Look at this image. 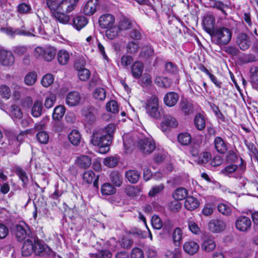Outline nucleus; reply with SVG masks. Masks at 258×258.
I'll return each instance as SVG.
<instances>
[{
    "label": "nucleus",
    "mask_w": 258,
    "mask_h": 258,
    "mask_svg": "<svg viewBox=\"0 0 258 258\" xmlns=\"http://www.w3.org/2000/svg\"><path fill=\"white\" fill-rule=\"evenodd\" d=\"M115 128V125L110 123L104 128L93 132L91 143L93 146L100 148V153L104 154L109 151Z\"/></svg>",
    "instance_id": "1"
},
{
    "label": "nucleus",
    "mask_w": 258,
    "mask_h": 258,
    "mask_svg": "<svg viewBox=\"0 0 258 258\" xmlns=\"http://www.w3.org/2000/svg\"><path fill=\"white\" fill-rule=\"evenodd\" d=\"M123 145L126 149L137 145L144 154H150L155 149L154 141L151 139L143 138L141 134H139V136H124L123 137Z\"/></svg>",
    "instance_id": "2"
},
{
    "label": "nucleus",
    "mask_w": 258,
    "mask_h": 258,
    "mask_svg": "<svg viewBox=\"0 0 258 258\" xmlns=\"http://www.w3.org/2000/svg\"><path fill=\"white\" fill-rule=\"evenodd\" d=\"M232 34V31L229 28L219 27L216 28L210 36L213 43L221 46L226 45L230 42Z\"/></svg>",
    "instance_id": "3"
},
{
    "label": "nucleus",
    "mask_w": 258,
    "mask_h": 258,
    "mask_svg": "<svg viewBox=\"0 0 258 258\" xmlns=\"http://www.w3.org/2000/svg\"><path fill=\"white\" fill-rule=\"evenodd\" d=\"M79 0H46L50 10H58L70 13L74 10Z\"/></svg>",
    "instance_id": "4"
},
{
    "label": "nucleus",
    "mask_w": 258,
    "mask_h": 258,
    "mask_svg": "<svg viewBox=\"0 0 258 258\" xmlns=\"http://www.w3.org/2000/svg\"><path fill=\"white\" fill-rule=\"evenodd\" d=\"M56 55V49L49 45L37 46L34 50V55L37 59L47 61H52Z\"/></svg>",
    "instance_id": "5"
},
{
    "label": "nucleus",
    "mask_w": 258,
    "mask_h": 258,
    "mask_svg": "<svg viewBox=\"0 0 258 258\" xmlns=\"http://www.w3.org/2000/svg\"><path fill=\"white\" fill-rule=\"evenodd\" d=\"M159 106V100L155 96H151L145 103V107L148 114L155 118L160 116Z\"/></svg>",
    "instance_id": "6"
},
{
    "label": "nucleus",
    "mask_w": 258,
    "mask_h": 258,
    "mask_svg": "<svg viewBox=\"0 0 258 258\" xmlns=\"http://www.w3.org/2000/svg\"><path fill=\"white\" fill-rule=\"evenodd\" d=\"M15 56L11 51L4 49H0V64L3 66L10 67L15 63Z\"/></svg>",
    "instance_id": "7"
},
{
    "label": "nucleus",
    "mask_w": 258,
    "mask_h": 258,
    "mask_svg": "<svg viewBox=\"0 0 258 258\" xmlns=\"http://www.w3.org/2000/svg\"><path fill=\"white\" fill-rule=\"evenodd\" d=\"M82 100L80 93L76 91L69 92L66 96L65 102L70 107H74L79 105Z\"/></svg>",
    "instance_id": "8"
},
{
    "label": "nucleus",
    "mask_w": 258,
    "mask_h": 258,
    "mask_svg": "<svg viewBox=\"0 0 258 258\" xmlns=\"http://www.w3.org/2000/svg\"><path fill=\"white\" fill-rule=\"evenodd\" d=\"M251 225L250 219L246 216H239L235 221L236 228L242 232L247 231Z\"/></svg>",
    "instance_id": "9"
},
{
    "label": "nucleus",
    "mask_w": 258,
    "mask_h": 258,
    "mask_svg": "<svg viewBox=\"0 0 258 258\" xmlns=\"http://www.w3.org/2000/svg\"><path fill=\"white\" fill-rule=\"evenodd\" d=\"M98 6V0H88L83 5L82 11L86 16H91L96 11Z\"/></svg>",
    "instance_id": "10"
},
{
    "label": "nucleus",
    "mask_w": 258,
    "mask_h": 258,
    "mask_svg": "<svg viewBox=\"0 0 258 258\" xmlns=\"http://www.w3.org/2000/svg\"><path fill=\"white\" fill-rule=\"evenodd\" d=\"M203 23L204 30L210 35L215 31V17L210 14L207 15L203 19Z\"/></svg>",
    "instance_id": "11"
},
{
    "label": "nucleus",
    "mask_w": 258,
    "mask_h": 258,
    "mask_svg": "<svg viewBox=\"0 0 258 258\" xmlns=\"http://www.w3.org/2000/svg\"><path fill=\"white\" fill-rule=\"evenodd\" d=\"M98 22L101 28L107 29L114 25L115 18L111 14H103L100 17Z\"/></svg>",
    "instance_id": "12"
},
{
    "label": "nucleus",
    "mask_w": 258,
    "mask_h": 258,
    "mask_svg": "<svg viewBox=\"0 0 258 258\" xmlns=\"http://www.w3.org/2000/svg\"><path fill=\"white\" fill-rule=\"evenodd\" d=\"M34 252L36 254L43 255L44 253L49 254L50 249L43 242L36 239L34 240Z\"/></svg>",
    "instance_id": "13"
},
{
    "label": "nucleus",
    "mask_w": 258,
    "mask_h": 258,
    "mask_svg": "<svg viewBox=\"0 0 258 258\" xmlns=\"http://www.w3.org/2000/svg\"><path fill=\"white\" fill-rule=\"evenodd\" d=\"M97 113L96 109L93 106H87L82 110V115L85 120L89 123H91L96 119Z\"/></svg>",
    "instance_id": "14"
},
{
    "label": "nucleus",
    "mask_w": 258,
    "mask_h": 258,
    "mask_svg": "<svg viewBox=\"0 0 258 258\" xmlns=\"http://www.w3.org/2000/svg\"><path fill=\"white\" fill-rule=\"evenodd\" d=\"M14 231L18 240L22 241L28 234V227L25 224L23 225H17L14 229Z\"/></svg>",
    "instance_id": "15"
},
{
    "label": "nucleus",
    "mask_w": 258,
    "mask_h": 258,
    "mask_svg": "<svg viewBox=\"0 0 258 258\" xmlns=\"http://www.w3.org/2000/svg\"><path fill=\"white\" fill-rule=\"evenodd\" d=\"M178 124V121L173 116L166 115L161 122V127L163 130L166 131L169 128L175 127Z\"/></svg>",
    "instance_id": "16"
},
{
    "label": "nucleus",
    "mask_w": 258,
    "mask_h": 258,
    "mask_svg": "<svg viewBox=\"0 0 258 258\" xmlns=\"http://www.w3.org/2000/svg\"><path fill=\"white\" fill-rule=\"evenodd\" d=\"M179 99L178 95L174 92H169L165 94L164 97V102L168 107L174 106Z\"/></svg>",
    "instance_id": "17"
},
{
    "label": "nucleus",
    "mask_w": 258,
    "mask_h": 258,
    "mask_svg": "<svg viewBox=\"0 0 258 258\" xmlns=\"http://www.w3.org/2000/svg\"><path fill=\"white\" fill-rule=\"evenodd\" d=\"M225 223L220 220H212L208 224V228L209 230L212 232L219 233L225 229Z\"/></svg>",
    "instance_id": "18"
},
{
    "label": "nucleus",
    "mask_w": 258,
    "mask_h": 258,
    "mask_svg": "<svg viewBox=\"0 0 258 258\" xmlns=\"http://www.w3.org/2000/svg\"><path fill=\"white\" fill-rule=\"evenodd\" d=\"M237 43L239 48L243 50L247 49L251 43L249 37L244 33H241L238 35Z\"/></svg>",
    "instance_id": "19"
},
{
    "label": "nucleus",
    "mask_w": 258,
    "mask_h": 258,
    "mask_svg": "<svg viewBox=\"0 0 258 258\" xmlns=\"http://www.w3.org/2000/svg\"><path fill=\"white\" fill-rule=\"evenodd\" d=\"M184 251L190 255H194L199 249V244L194 241H188L184 243L183 246Z\"/></svg>",
    "instance_id": "20"
},
{
    "label": "nucleus",
    "mask_w": 258,
    "mask_h": 258,
    "mask_svg": "<svg viewBox=\"0 0 258 258\" xmlns=\"http://www.w3.org/2000/svg\"><path fill=\"white\" fill-rule=\"evenodd\" d=\"M71 54L67 50L62 49L57 53V59L58 63L61 65H66L69 62Z\"/></svg>",
    "instance_id": "21"
},
{
    "label": "nucleus",
    "mask_w": 258,
    "mask_h": 258,
    "mask_svg": "<svg viewBox=\"0 0 258 258\" xmlns=\"http://www.w3.org/2000/svg\"><path fill=\"white\" fill-rule=\"evenodd\" d=\"M200 205V203L198 199L192 196L187 197L184 202V207L189 211L194 210L198 208Z\"/></svg>",
    "instance_id": "22"
},
{
    "label": "nucleus",
    "mask_w": 258,
    "mask_h": 258,
    "mask_svg": "<svg viewBox=\"0 0 258 258\" xmlns=\"http://www.w3.org/2000/svg\"><path fill=\"white\" fill-rule=\"evenodd\" d=\"M131 70L133 77L136 79H139L143 73L144 65L141 61H135L132 66Z\"/></svg>",
    "instance_id": "23"
},
{
    "label": "nucleus",
    "mask_w": 258,
    "mask_h": 258,
    "mask_svg": "<svg viewBox=\"0 0 258 258\" xmlns=\"http://www.w3.org/2000/svg\"><path fill=\"white\" fill-rule=\"evenodd\" d=\"M183 238V232L181 229L179 227L176 228L172 235V242L174 245L176 247H179Z\"/></svg>",
    "instance_id": "24"
},
{
    "label": "nucleus",
    "mask_w": 258,
    "mask_h": 258,
    "mask_svg": "<svg viewBox=\"0 0 258 258\" xmlns=\"http://www.w3.org/2000/svg\"><path fill=\"white\" fill-rule=\"evenodd\" d=\"M55 19L62 24L67 23L69 20V16L67 15L66 12H62L58 10H50Z\"/></svg>",
    "instance_id": "25"
},
{
    "label": "nucleus",
    "mask_w": 258,
    "mask_h": 258,
    "mask_svg": "<svg viewBox=\"0 0 258 258\" xmlns=\"http://www.w3.org/2000/svg\"><path fill=\"white\" fill-rule=\"evenodd\" d=\"M214 146L217 151L221 154L225 153L227 150V146L224 140L219 137H217L214 140Z\"/></svg>",
    "instance_id": "26"
},
{
    "label": "nucleus",
    "mask_w": 258,
    "mask_h": 258,
    "mask_svg": "<svg viewBox=\"0 0 258 258\" xmlns=\"http://www.w3.org/2000/svg\"><path fill=\"white\" fill-rule=\"evenodd\" d=\"M76 164L79 167L86 169L90 166L91 159L88 156L81 155L77 158Z\"/></svg>",
    "instance_id": "27"
},
{
    "label": "nucleus",
    "mask_w": 258,
    "mask_h": 258,
    "mask_svg": "<svg viewBox=\"0 0 258 258\" xmlns=\"http://www.w3.org/2000/svg\"><path fill=\"white\" fill-rule=\"evenodd\" d=\"M34 242L30 240H27L23 244L22 248V253L23 256H28L34 252Z\"/></svg>",
    "instance_id": "28"
},
{
    "label": "nucleus",
    "mask_w": 258,
    "mask_h": 258,
    "mask_svg": "<svg viewBox=\"0 0 258 258\" xmlns=\"http://www.w3.org/2000/svg\"><path fill=\"white\" fill-rule=\"evenodd\" d=\"M69 141L74 146H78L81 140V135L77 130H73L68 135Z\"/></svg>",
    "instance_id": "29"
},
{
    "label": "nucleus",
    "mask_w": 258,
    "mask_h": 258,
    "mask_svg": "<svg viewBox=\"0 0 258 258\" xmlns=\"http://www.w3.org/2000/svg\"><path fill=\"white\" fill-rule=\"evenodd\" d=\"M125 177L132 183H137L140 179V173L136 170H129L125 172Z\"/></svg>",
    "instance_id": "30"
},
{
    "label": "nucleus",
    "mask_w": 258,
    "mask_h": 258,
    "mask_svg": "<svg viewBox=\"0 0 258 258\" xmlns=\"http://www.w3.org/2000/svg\"><path fill=\"white\" fill-rule=\"evenodd\" d=\"M180 110L185 115L189 114L193 112L192 104L186 99H181L179 103Z\"/></svg>",
    "instance_id": "31"
},
{
    "label": "nucleus",
    "mask_w": 258,
    "mask_h": 258,
    "mask_svg": "<svg viewBox=\"0 0 258 258\" xmlns=\"http://www.w3.org/2000/svg\"><path fill=\"white\" fill-rule=\"evenodd\" d=\"M42 102L40 100H36L31 109V114L34 117H38L42 114Z\"/></svg>",
    "instance_id": "32"
},
{
    "label": "nucleus",
    "mask_w": 258,
    "mask_h": 258,
    "mask_svg": "<svg viewBox=\"0 0 258 258\" xmlns=\"http://www.w3.org/2000/svg\"><path fill=\"white\" fill-rule=\"evenodd\" d=\"M65 112L66 108L64 106L58 105L56 106L53 110L52 118L54 120H60L63 116Z\"/></svg>",
    "instance_id": "33"
},
{
    "label": "nucleus",
    "mask_w": 258,
    "mask_h": 258,
    "mask_svg": "<svg viewBox=\"0 0 258 258\" xmlns=\"http://www.w3.org/2000/svg\"><path fill=\"white\" fill-rule=\"evenodd\" d=\"M120 31V30L118 26L114 25L107 28L106 36L109 39H113L118 36Z\"/></svg>",
    "instance_id": "34"
},
{
    "label": "nucleus",
    "mask_w": 258,
    "mask_h": 258,
    "mask_svg": "<svg viewBox=\"0 0 258 258\" xmlns=\"http://www.w3.org/2000/svg\"><path fill=\"white\" fill-rule=\"evenodd\" d=\"M93 96L97 101H104L106 96V90L103 88H97L93 91Z\"/></svg>",
    "instance_id": "35"
},
{
    "label": "nucleus",
    "mask_w": 258,
    "mask_h": 258,
    "mask_svg": "<svg viewBox=\"0 0 258 258\" xmlns=\"http://www.w3.org/2000/svg\"><path fill=\"white\" fill-rule=\"evenodd\" d=\"M24 134L20 133L17 135L16 134L10 136L9 137V143L10 145H13L15 147H18L20 146L21 143L23 141Z\"/></svg>",
    "instance_id": "36"
},
{
    "label": "nucleus",
    "mask_w": 258,
    "mask_h": 258,
    "mask_svg": "<svg viewBox=\"0 0 258 258\" xmlns=\"http://www.w3.org/2000/svg\"><path fill=\"white\" fill-rule=\"evenodd\" d=\"M73 23L76 28L79 30L86 25L88 20L84 16H77L74 19Z\"/></svg>",
    "instance_id": "37"
},
{
    "label": "nucleus",
    "mask_w": 258,
    "mask_h": 258,
    "mask_svg": "<svg viewBox=\"0 0 258 258\" xmlns=\"http://www.w3.org/2000/svg\"><path fill=\"white\" fill-rule=\"evenodd\" d=\"M177 140L180 145L187 146L191 143V137L187 133H182L178 135Z\"/></svg>",
    "instance_id": "38"
},
{
    "label": "nucleus",
    "mask_w": 258,
    "mask_h": 258,
    "mask_svg": "<svg viewBox=\"0 0 258 258\" xmlns=\"http://www.w3.org/2000/svg\"><path fill=\"white\" fill-rule=\"evenodd\" d=\"M37 78V73L34 71L27 73L24 78V83L26 85L32 86L36 82Z\"/></svg>",
    "instance_id": "39"
},
{
    "label": "nucleus",
    "mask_w": 258,
    "mask_h": 258,
    "mask_svg": "<svg viewBox=\"0 0 258 258\" xmlns=\"http://www.w3.org/2000/svg\"><path fill=\"white\" fill-rule=\"evenodd\" d=\"M116 188L109 183L103 184L101 188V192L103 195L110 196L116 192Z\"/></svg>",
    "instance_id": "40"
},
{
    "label": "nucleus",
    "mask_w": 258,
    "mask_h": 258,
    "mask_svg": "<svg viewBox=\"0 0 258 258\" xmlns=\"http://www.w3.org/2000/svg\"><path fill=\"white\" fill-rule=\"evenodd\" d=\"M188 194V191L183 187L177 188L173 194V197L175 200H182L185 199Z\"/></svg>",
    "instance_id": "41"
},
{
    "label": "nucleus",
    "mask_w": 258,
    "mask_h": 258,
    "mask_svg": "<svg viewBox=\"0 0 258 258\" xmlns=\"http://www.w3.org/2000/svg\"><path fill=\"white\" fill-rule=\"evenodd\" d=\"M202 247L204 250L211 252L215 248L216 243L213 239L209 238L204 240Z\"/></svg>",
    "instance_id": "42"
},
{
    "label": "nucleus",
    "mask_w": 258,
    "mask_h": 258,
    "mask_svg": "<svg viewBox=\"0 0 258 258\" xmlns=\"http://www.w3.org/2000/svg\"><path fill=\"white\" fill-rule=\"evenodd\" d=\"M250 80L252 85L258 90V67H251L250 70Z\"/></svg>",
    "instance_id": "43"
},
{
    "label": "nucleus",
    "mask_w": 258,
    "mask_h": 258,
    "mask_svg": "<svg viewBox=\"0 0 258 258\" xmlns=\"http://www.w3.org/2000/svg\"><path fill=\"white\" fill-rule=\"evenodd\" d=\"M195 126L199 130H203L206 126V121L204 117L200 114L197 115L194 118Z\"/></svg>",
    "instance_id": "44"
},
{
    "label": "nucleus",
    "mask_w": 258,
    "mask_h": 258,
    "mask_svg": "<svg viewBox=\"0 0 258 258\" xmlns=\"http://www.w3.org/2000/svg\"><path fill=\"white\" fill-rule=\"evenodd\" d=\"M0 96L5 100H9L11 97V91L9 87L3 85L0 86ZM1 101L0 100V105Z\"/></svg>",
    "instance_id": "45"
},
{
    "label": "nucleus",
    "mask_w": 258,
    "mask_h": 258,
    "mask_svg": "<svg viewBox=\"0 0 258 258\" xmlns=\"http://www.w3.org/2000/svg\"><path fill=\"white\" fill-rule=\"evenodd\" d=\"M155 83L159 87L167 88L171 86V81L167 78L157 77L155 80Z\"/></svg>",
    "instance_id": "46"
},
{
    "label": "nucleus",
    "mask_w": 258,
    "mask_h": 258,
    "mask_svg": "<svg viewBox=\"0 0 258 258\" xmlns=\"http://www.w3.org/2000/svg\"><path fill=\"white\" fill-rule=\"evenodd\" d=\"M141 192V189L139 187L136 186L128 185L125 188L126 194L131 197H136L139 195Z\"/></svg>",
    "instance_id": "47"
},
{
    "label": "nucleus",
    "mask_w": 258,
    "mask_h": 258,
    "mask_svg": "<svg viewBox=\"0 0 258 258\" xmlns=\"http://www.w3.org/2000/svg\"><path fill=\"white\" fill-rule=\"evenodd\" d=\"M110 179L111 181L116 186L119 187L121 186L122 183V178L120 175L117 172H112L110 174Z\"/></svg>",
    "instance_id": "48"
},
{
    "label": "nucleus",
    "mask_w": 258,
    "mask_h": 258,
    "mask_svg": "<svg viewBox=\"0 0 258 258\" xmlns=\"http://www.w3.org/2000/svg\"><path fill=\"white\" fill-rule=\"evenodd\" d=\"M90 256L91 258H111L112 254L109 250L104 249L96 253H90Z\"/></svg>",
    "instance_id": "49"
},
{
    "label": "nucleus",
    "mask_w": 258,
    "mask_h": 258,
    "mask_svg": "<svg viewBox=\"0 0 258 258\" xmlns=\"http://www.w3.org/2000/svg\"><path fill=\"white\" fill-rule=\"evenodd\" d=\"M54 81V77L51 74H47L45 75L41 79V83L42 85L44 87H48Z\"/></svg>",
    "instance_id": "50"
},
{
    "label": "nucleus",
    "mask_w": 258,
    "mask_h": 258,
    "mask_svg": "<svg viewBox=\"0 0 258 258\" xmlns=\"http://www.w3.org/2000/svg\"><path fill=\"white\" fill-rule=\"evenodd\" d=\"M78 70V76L79 79L82 81H86L90 77V72L86 68L79 69Z\"/></svg>",
    "instance_id": "51"
},
{
    "label": "nucleus",
    "mask_w": 258,
    "mask_h": 258,
    "mask_svg": "<svg viewBox=\"0 0 258 258\" xmlns=\"http://www.w3.org/2000/svg\"><path fill=\"white\" fill-rule=\"evenodd\" d=\"M56 96L54 94L50 93L45 98L44 102V106L46 108H51L55 103Z\"/></svg>",
    "instance_id": "52"
},
{
    "label": "nucleus",
    "mask_w": 258,
    "mask_h": 258,
    "mask_svg": "<svg viewBox=\"0 0 258 258\" xmlns=\"http://www.w3.org/2000/svg\"><path fill=\"white\" fill-rule=\"evenodd\" d=\"M210 5L211 7L221 11L223 14H226L225 9L227 8L228 6L222 2L216 0H212L210 2Z\"/></svg>",
    "instance_id": "53"
},
{
    "label": "nucleus",
    "mask_w": 258,
    "mask_h": 258,
    "mask_svg": "<svg viewBox=\"0 0 258 258\" xmlns=\"http://www.w3.org/2000/svg\"><path fill=\"white\" fill-rule=\"evenodd\" d=\"M180 247H175L173 250H168L165 254L166 258H179L181 255Z\"/></svg>",
    "instance_id": "54"
},
{
    "label": "nucleus",
    "mask_w": 258,
    "mask_h": 258,
    "mask_svg": "<svg viewBox=\"0 0 258 258\" xmlns=\"http://www.w3.org/2000/svg\"><path fill=\"white\" fill-rule=\"evenodd\" d=\"M106 108L107 111L113 113H116L119 110L118 103L115 100H111L107 103Z\"/></svg>",
    "instance_id": "55"
},
{
    "label": "nucleus",
    "mask_w": 258,
    "mask_h": 258,
    "mask_svg": "<svg viewBox=\"0 0 258 258\" xmlns=\"http://www.w3.org/2000/svg\"><path fill=\"white\" fill-rule=\"evenodd\" d=\"M218 211L223 215L229 216L231 214V207L227 204L221 203L218 206Z\"/></svg>",
    "instance_id": "56"
},
{
    "label": "nucleus",
    "mask_w": 258,
    "mask_h": 258,
    "mask_svg": "<svg viewBox=\"0 0 258 258\" xmlns=\"http://www.w3.org/2000/svg\"><path fill=\"white\" fill-rule=\"evenodd\" d=\"M215 208V205L213 203H206L202 210L203 214L208 216L212 215Z\"/></svg>",
    "instance_id": "57"
},
{
    "label": "nucleus",
    "mask_w": 258,
    "mask_h": 258,
    "mask_svg": "<svg viewBox=\"0 0 258 258\" xmlns=\"http://www.w3.org/2000/svg\"><path fill=\"white\" fill-rule=\"evenodd\" d=\"M36 139L40 143L46 144L48 142L49 136L46 132L42 131L37 133Z\"/></svg>",
    "instance_id": "58"
},
{
    "label": "nucleus",
    "mask_w": 258,
    "mask_h": 258,
    "mask_svg": "<svg viewBox=\"0 0 258 258\" xmlns=\"http://www.w3.org/2000/svg\"><path fill=\"white\" fill-rule=\"evenodd\" d=\"M95 176V173L92 170H88L85 172L83 175V181L88 184L92 182Z\"/></svg>",
    "instance_id": "59"
},
{
    "label": "nucleus",
    "mask_w": 258,
    "mask_h": 258,
    "mask_svg": "<svg viewBox=\"0 0 258 258\" xmlns=\"http://www.w3.org/2000/svg\"><path fill=\"white\" fill-rule=\"evenodd\" d=\"M152 226L156 229H160L163 226V223L161 219L157 215H154L151 219Z\"/></svg>",
    "instance_id": "60"
},
{
    "label": "nucleus",
    "mask_w": 258,
    "mask_h": 258,
    "mask_svg": "<svg viewBox=\"0 0 258 258\" xmlns=\"http://www.w3.org/2000/svg\"><path fill=\"white\" fill-rule=\"evenodd\" d=\"M16 172L19 178L21 180L24 185L28 182V178L26 173L21 168H17Z\"/></svg>",
    "instance_id": "61"
},
{
    "label": "nucleus",
    "mask_w": 258,
    "mask_h": 258,
    "mask_svg": "<svg viewBox=\"0 0 258 258\" xmlns=\"http://www.w3.org/2000/svg\"><path fill=\"white\" fill-rule=\"evenodd\" d=\"M237 166L235 165H230L226 166L221 171V172L225 175L231 176L232 174L236 171Z\"/></svg>",
    "instance_id": "62"
},
{
    "label": "nucleus",
    "mask_w": 258,
    "mask_h": 258,
    "mask_svg": "<svg viewBox=\"0 0 258 258\" xmlns=\"http://www.w3.org/2000/svg\"><path fill=\"white\" fill-rule=\"evenodd\" d=\"M117 159L114 157L106 158L103 161L104 164L108 167H113L117 164Z\"/></svg>",
    "instance_id": "63"
},
{
    "label": "nucleus",
    "mask_w": 258,
    "mask_h": 258,
    "mask_svg": "<svg viewBox=\"0 0 258 258\" xmlns=\"http://www.w3.org/2000/svg\"><path fill=\"white\" fill-rule=\"evenodd\" d=\"M131 258H144V254L142 249L138 247L132 249L131 254Z\"/></svg>",
    "instance_id": "64"
}]
</instances>
